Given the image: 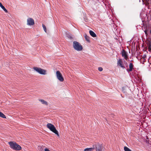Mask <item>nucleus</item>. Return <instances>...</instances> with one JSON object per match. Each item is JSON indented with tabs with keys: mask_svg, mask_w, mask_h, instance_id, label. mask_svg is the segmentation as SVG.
I'll return each instance as SVG.
<instances>
[{
	"mask_svg": "<svg viewBox=\"0 0 151 151\" xmlns=\"http://www.w3.org/2000/svg\"><path fill=\"white\" fill-rule=\"evenodd\" d=\"M8 143L10 147L13 150H20L22 149L21 147L15 142H10Z\"/></svg>",
	"mask_w": 151,
	"mask_h": 151,
	"instance_id": "obj_1",
	"label": "nucleus"
},
{
	"mask_svg": "<svg viewBox=\"0 0 151 151\" xmlns=\"http://www.w3.org/2000/svg\"><path fill=\"white\" fill-rule=\"evenodd\" d=\"M47 127L51 131L57 135L58 136H59L58 131L53 125L50 123H48L47 125Z\"/></svg>",
	"mask_w": 151,
	"mask_h": 151,
	"instance_id": "obj_2",
	"label": "nucleus"
},
{
	"mask_svg": "<svg viewBox=\"0 0 151 151\" xmlns=\"http://www.w3.org/2000/svg\"><path fill=\"white\" fill-rule=\"evenodd\" d=\"M73 46L75 50L78 51H81L83 48L81 44L76 41L73 42Z\"/></svg>",
	"mask_w": 151,
	"mask_h": 151,
	"instance_id": "obj_3",
	"label": "nucleus"
},
{
	"mask_svg": "<svg viewBox=\"0 0 151 151\" xmlns=\"http://www.w3.org/2000/svg\"><path fill=\"white\" fill-rule=\"evenodd\" d=\"M33 69L35 70L40 74L45 75L46 74V70L40 68L35 67L33 68Z\"/></svg>",
	"mask_w": 151,
	"mask_h": 151,
	"instance_id": "obj_4",
	"label": "nucleus"
},
{
	"mask_svg": "<svg viewBox=\"0 0 151 151\" xmlns=\"http://www.w3.org/2000/svg\"><path fill=\"white\" fill-rule=\"evenodd\" d=\"M56 77L58 79L60 82H63L64 79L60 71H57L56 72Z\"/></svg>",
	"mask_w": 151,
	"mask_h": 151,
	"instance_id": "obj_5",
	"label": "nucleus"
},
{
	"mask_svg": "<svg viewBox=\"0 0 151 151\" xmlns=\"http://www.w3.org/2000/svg\"><path fill=\"white\" fill-rule=\"evenodd\" d=\"M117 64L118 66L122 68L123 69H125V66L123 64L122 60L121 59H120L118 60Z\"/></svg>",
	"mask_w": 151,
	"mask_h": 151,
	"instance_id": "obj_6",
	"label": "nucleus"
},
{
	"mask_svg": "<svg viewBox=\"0 0 151 151\" xmlns=\"http://www.w3.org/2000/svg\"><path fill=\"white\" fill-rule=\"evenodd\" d=\"M27 24L29 25H33L35 24V22L33 19L32 18H29L27 19Z\"/></svg>",
	"mask_w": 151,
	"mask_h": 151,
	"instance_id": "obj_7",
	"label": "nucleus"
},
{
	"mask_svg": "<svg viewBox=\"0 0 151 151\" xmlns=\"http://www.w3.org/2000/svg\"><path fill=\"white\" fill-rule=\"evenodd\" d=\"M121 53L122 56L126 60H127L128 59V55L127 53V52H126V51L123 49L122 51L121 52Z\"/></svg>",
	"mask_w": 151,
	"mask_h": 151,
	"instance_id": "obj_8",
	"label": "nucleus"
},
{
	"mask_svg": "<svg viewBox=\"0 0 151 151\" xmlns=\"http://www.w3.org/2000/svg\"><path fill=\"white\" fill-rule=\"evenodd\" d=\"M129 69H127V70L128 72H130L132 71L133 68V65L132 63H130L129 65Z\"/></svg>",
	"mask_w": 151,
	"mask_h": 151,
	"instance_id": "obj_9",
	"label": "nucleus"
},
{
	"mask_svg": "<svg viewBox=\"0 0 151 151\" xmlns=\"http://www.w3.org/2000/svg\"><path fill=\"white\" fill-rule=\"evenodd\" d=\"M145 5L148 6V8L149 6H151V0H148L145 3Z\"/></svg>",
	"mask_w": 151,
	"mask_h": 151,
	"instance_id": "obj_10",
	"label": "nucleus"
},
{
	"mask_svg": "<svg viewBox=\"0 0 151 151\" xmlns=\"http://www.w3.org/2000/svg\"><path fill=\"white\" fill-rule=\"evenodd\" d=\"M89 33L93 37H96V34L92 31L90 30L89 31Z\"/></svg>",
	"mask_w": 151,
	"mask_h": 151,
	"instance_id": "obj_11",
	"label": "nucleus"
},
{
	"mask_svg": "<svg viewBox=\"0 0 151 151\" xmlns=\"http://www.w3.org/2000/svg\"><path fill=\"white\" fill-rule=\"evenodd\" d=\"M147 46L148 51L151 52V43L150 42L147 43Z\"/></svg>",
	"mask_w": 151,
	"mask_h": 151,
	"instance_id": "obj_12",
	"label": "nucleus"
},
{
	"mask_svg": "<svg viewBox=\"0 0 151 151\" xmlns=\"http://www.w3.org/2000/svg\"><path fill=\"white\" fill-rule=\"evenodd\" d=\"M39 101H40L42 104H45L46 105H48L47 102L46 101L44 100L40 99L39 100Z\"/></svg>",
	"mask_w": 151,
	"mask_h": 151,
	"instance_id": "obj_13",
	"label": "nucleus"
},
{
	"mask_svg": "<svg viewBox=\"0 0 151 151\" xmlns=\"http://www.w3.org/2000/svg\"><path fill=\"white\" fill-rule=\"evenodd\" d=\"M0 6L1 7L6 13H8V11L5 9L4 7L2 5V4L0 2Z\"/></svg>",
	"mask_w": 151,
	"mask_h": 151,
	"instance_id": "obj_14",
	"label": "nucleus"
},
{
	"mask_svg": "<svg viewBox=\"0 0 151 151\" xmlns=\"http://www.w3.org/2000/svg\"><path fill=\"white\" fill-rule=\"evenodd\" d=\"M93 150H94V148L93 147L86 148L84 150V151H92Z\"/></svg>",
	"mask_w": 151,
	"mask_h": 151,
	"instance_id": "obj_15",
	"label": "nucleus"
},
{
	"mask_svg": "<svg viewBox=\"0 0 151 151\" xmlns=\"http://www.w3.org/2000/svg\"><path fill=\"white\" fill-rule=\"evenodd\" d=\"M38 149L40 151H43L44 146H39L38 147Z\"/></svg>",
	"mask_w": 151,
	"mask_h": 151,
	"instance_id": "obj_16",
	"label": "nucleus"
},
{
	"mask_svg": "<svg viewBox=\"0 0 151 151\" xmlns=\"http://www.w3.org/2000/svg\"><path fill=\"white\" fill-rule=\"evenodd\" d=\"M85 38L86 40L88 42H90V38L86 35L85 34Z\"/></svg>",
	"mask_w": 151,
	"mask_h": 151,
	"instance_id": "obj_17",
	"label": "nucleus"
},
{
	"mask_svg": "<svg viewBox=\"0 0 151 151\" xmlns=\"http://www.w3.org/2000/svg\"><path fill=\"white\" fill-rule=\"evenodd\" d=\"M0 117L3 118H6V116L1 112L0 111Z\"/></svg>",
	"mask_w": 151,
	"mask_h": 151,
	"instance_id": "obj_18",
	"label": "nucleus"
},
{
	"mask_svg": "<svg viewBox=\"0 0 151 151\" xmlns=\"http://www.w3.org/2000/svg\"><path fill=\"white\" fill-rule=\"evenodd\" d=\"M124 150L125 151H132L129 148L126 146H125L124 147Z\"/></svg>",
	"mask_w": 151,
	"mask_h": 151,
	"instance_id": "obj_19",
	"label": "nucleus"
},
{
	"mask_svg": "<svg viewBox=\"0 0 151 151\" xmlns=\"http://www.w3.org/2000/svg\"><path fill=\"white\" fill-rule=\"evenodd\" d=\"M149 30V28L146 27V30H145V31H144V32H145V33L146 36H147V35H148V34L147 32Z\"/></svg>",
	"mask_w": 151,
	"mask_h": 151,
	"instance_id": "obj_20",
	"label": "nucleus"
},
{
	"mask_svg": "<svg viewBox=\"0 0 151 151\" xmlns=\"http://www.w3.org/2000/svg\"><path fill=\"white\" fill-rule=\"evenodd\" d=\"M42 27H43V28L44 31H45V32H46L47 30H46V27L43 24H42Z\"/></svg>",
	"mask_w": 151,
	"mask_h": 151,
	"instance_id": "obj_21",
	"label": "nucleus"
},
{
	"mask_svg": "<svg viewBox=\"0 0 151 151\" xmlns=\"http://www.w3.org/2000/svg\"><path fill=\"white\" fill-rule=\"evenodd\" d=\"M142 58L144 60H145V58H146V55H143Z\"/></svg>",
	"mask_w": 151,
	"mask_h": 151,
	"instance_id": "obj_22",
	"label": "nucleus"
},
{
	"mask_svg": "<svg viewBox=\"0 0 151 151\" xmlns=\"http://www.w3.org/2000/svg\"><path fill=\"white\" fill-rule=\"evenodd\" d=\"M98 70L100 71H101L103 70V68L102 67H99L98 68Z\"/></svg>",
	"mask_w": 151,
	"mask_h": 151,
	"instance_id": "obj_23",
	"label": "nucleus"
},
{
	"mask_svg": "<svg viewBox=\"0 0 151 151\" xmlns=\"http://www.w3.org/2000/svg\"><path fill=\"white\" fill-rule=\"evenodd\" d=\"M44 150L45 151H50L47 148H45Z\"/></svg>",
	"mask_w": 151,
	"mask_h": 151,
	"instance_id": "obj_24",
	"label": "nucleus"
},
{
	"mask_svg": "<svg viewBox=\"0 0 151 151\" xmlns=\"http://www.w3.org/2000/svg\"><path fill=\"white\" fill-rule=\"evenodd\" d=\"M149 14H150V15H151V10H150L149 12Z\"/></svg>",
	"mask_w": 151,
	"mask_h": 151,
	"instance_id": "obj_25",
	"label": "nucleus"
},
{
	"mask_svg": "<svg viewBox=\"0 0 151 151\" xmlns=\"http://www.w3.org/2000/svg\"><path fill=\"white\" fill-rule=\"evenodd\" d=\"M150 33L151 34V29L150 30Z\"/></svg>",
	"mask_w": 151,
	"mask_h": 151,
	"instance_id": "obj_26",
	"label": "nucleus"
},
{
	"mask_svg": "<svg viewBox=\"0 0 151 151\" xmlns=\"http://www.w3.org/2000/svg\"><path fill=\"white\" fill-rule=\"evenodd\" d=\"M126 64L127 65V62L126 63Z\"/></svg>",
	"mask_w": 151,
	"mask_h": 151,
	"instance_id": "obj_27",
	"label": "nucleus"
},
{
	"mask_svg": "<svg viewBox=\"0 0 151 151\" xmlns=\"http://www.w3.org/2000/svg\"><path fill=\"white\" fill-rule=\"evenodd\" d=\"M139 2H140V1H141V0H139Z\"/></svg>",
	"mask_w": 151,
	"mask_h": 151,
	"instance_id": "obj_28",
	"label": "nucleus"
},
{
	"mask_svg": "<svg viewBox=\"0 0 151 151\" xmlns=\"http://www.w3.org/2000/svg\"><path fill=\"white\" fill-rule=\"evenodd\" d=\"M142 1L143 2V0H142Z\"/></svg>",
	"mask_w": 151,
	"mask_h": 151,
	"instance_id": "obj_29",
	"label": "nucleus"
}]
</instances>
